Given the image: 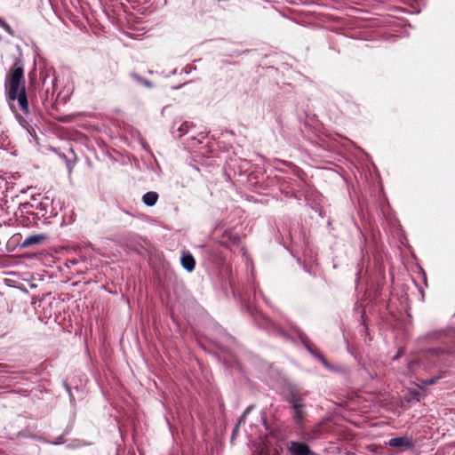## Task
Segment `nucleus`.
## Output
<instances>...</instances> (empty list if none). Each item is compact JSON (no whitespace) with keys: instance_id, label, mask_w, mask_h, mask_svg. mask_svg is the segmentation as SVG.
Masks as SVG:
<instances>
[{"instance_id":"obj_1","label":"nucleus","mask_w":455,"mask_h":455,"mask_svg":"<svg viewBox=\"0 0 455 455\" xmlns=\"http://www.w3.org/2000/svg\"><path fill=\"white\" fill-rule=\"evenodd\" d=\"M5 96L8 101H18L23 114L29 113L28 101L26 92L24 64L20 60H15L4 80Z\"/></svg>"},{"instance_id":"obj_2","label":"nucleus","mask_w":455,"mask_h":455,"mask_svg":"<svg viewBox=\"0 0 455 455\" xmlns=\"http://www.w3.org/2000/svg\"><path fill=\"white\" fill-rule=\"evenodd\" d=\"M288 401L292 408V418L296 424L302 426L305 419V411L300 395L292 392Z\"/></svg>"},{"instance_id":"obj_3","label":"nucleus","mask_w":455,"mask_h":455,"mask_svg":"<svg viewBox=\"0 0 455 455\" xmlns=\"http://www.w3.org/2000/svg\"><path fill=\"white\" fill-rule=\"evenodd\" d=\"M289 451L291 455H316L307 443L295 441L290 443Z\"/></svg>"},{"instance_id":"obj_4","label":"nucleus","mask_w":455,"mask_h":455,"mask_svg":"<svg viewBox=\"0 0 455 455\" xmlns=\"http://www.w3.org/2000/svg\"><path fill=\"white\" fill-rule=\"evenodd\" d=\"M388 444L391 447L402 448L404 450L411 449L414 446L412 439L407 436L391 438L388 441Z\"/></svg>"},{"instance_id":"obj_5","label":"nucleus","mask_w":455,"mask_h":455,"mask_svg":"<svg viewBox=\"0 0 455 455\" xmlns=\"http://www.w3.org/2000/svg\"><path fill=\"white\" fill-rule=\"evenodd\" d=\"M45 239L44 235H34L25 238L21 243V247H29L34 244H39Z\"/></svg>"},{"instance_id":"obj_6","label":"nucleus","mask_w":455,"mask_h":455,"mask_svg":"<svg viewBox=\"0 0 455 455\" xmlns=\"http://www.w3.org/2000/svg\"><path fill=\"white\" fill-rule=\"evenodd\" d=\"M181 265L188 272H191L195 269L196 260L191 254H184L181 257Z\"/></svg>"},{"instance_id":"obj_7","label":"nucleus","mask_w":455,"mask_h":455,"mask_svg":"<svg viewBox=\"0 0 455 455\" xmlns=\"http://www.w3.org/2000/svg\"><path fill=\"white\" fill-rule=\"evenodd\" d=\"M158 194L156 192H154V191H149V192H147L146 194L143 195L142 196V202L147 205V206H154L157 200H158Z\"/></svg>"},{"instance_id":"obj_8","label":"nucleus","mask_w":455,"mask_h":455,"mask_svg":"<svg viewBox=\"0 0 455 455\" xmlns=\"http://www.w3.org/2000/svg\"><path fill=\"white\" fill-rule=\"evenodd\" d=\"M307 350L315 357L317 358L325 367H329V363L327 360L324 358V356L315 350H313L311 347H307Z\"/></svg>"},{"instance_id":"obj_9","label":"nucleus","mask_w":455,"mask_h":455,"mask_svg":"<svg viewBox=\"0 0 455 455\" xmlns=\"http://www.w3.org/2000/svg\"><path fill=\"white\" fill-rule=\"evenodd\" d=\"M132 76L133 79H135L137 82L143 84L144 86H146L148 88L153 87V84L149 80L142 78L137 74H133Z\"/></svg>"},{"instance_id":"obj_10","label":"nucleus","mask_w":455,"mask_h":455,"mask_svg":"<svg viewBox=\"0 0 455 455\" xmlns=\"http://www.w3.org/2000/svg\"><path fill=\"white\" fill-rule=\"evenodd\" d=\"M321 428H322V426L321 425H317L315 426L312 430L311 432L308 434V438L309 439H316V438H319L321 436Z\"/></svg>"},{"instance_id":"obj_11","label":"nucleus","mask_w":455,"mask_h":455,"mask_svg":"<svg viewBox=\"0 0 455 455\" xmlns=\"http://www.w3.org/2000/svg\"><path fill=\"white\" fill-rule=\"evenodd\" d=\"M2 28H4L8 33H11V28L6 22L3 23Z\"/></svg>"},{"instance_id":"obj_12","label":"nucleus","mask_w":455,"mask_h":455,"mask_svg":"<svg viewBox=\"0 0 455 455\" xmlns=\"http://www.w3.org/2000/svg\"><path fill=\"white\" fill-rule=\"evenodd\" d=\"M435 382V379H429L424 381L425 385H432Z\"/></svg>"},{"instance_id":"obj_13","label":"nucleus","mask_w":455,"mask_h":455,"mask_svg":"<svg viewBox=\"0 0 455 455\" xmlns=\"http://www.w3.org/2000/svg\"><path fill=\"white\" fill-rule=\"evenodd\" d=\"M251 407H248L245 411L243 412V415L242 416L240 421L246 416L247 413H250Z\"/></svg>"},{"instance_id":"obj_14","label":"nucleus","mask_w":455,"mask_h":455,"mask_svg":"<svg viewBox=\"0 0 455 455\" xmlns=\"http://www.w3.org/2000/svg\"><path fill=\"white\" fill-rule=\"evenodd\" d=\"M179 131L180 132V135L187 132V130L183 127V125L179 128Z\"/></svg>"},{"instance_id":"obj_15","label":"nucleus","mask_w":455,"mask_h":455,"mask_svg":"<svg viewBox=\"0 0 455 455\" xmlns=\"http://www.w3.org/2000/svg\"><path fill=\"white\" fill-rule=\"evenodd\" d=\"M3 23H4V21L3 20L0 19V26L2 27Z\"/></svg>"}]
</instances>
